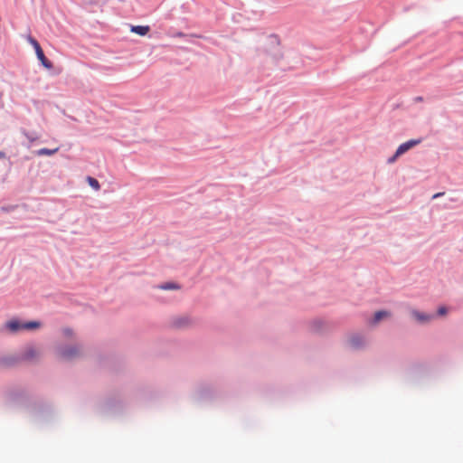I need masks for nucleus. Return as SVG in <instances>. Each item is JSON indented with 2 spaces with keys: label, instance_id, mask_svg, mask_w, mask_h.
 I'll use <instances>...</instances> for the list:
<instances>
[{
  "label": "nucleus",
  "instance_id": "nucleus-10",
  "mask_svg": "<svg viewBox=\"0 0 463 463\" xmlns=\"http://www.w3.org/2000/svg\"><path fill=\"white\" fill-rule=\"evenodd\" d=\"M22 133L24 134V136L27 138V140L30 143H33L36 140H38V138H39L38 135L35 134V133H29V132H27L25 130H23Z\"/></svg>",
  "mask_w": 463,
  "mask_h": 463
},
{
  "label": "nucleus",
  "instance_id": "nucleus-6",
  "mask_svg": "<svg viewBox=\"0 0 463 463\" xmlns=\"http://www.w3.org/2000/svg\"><path fill=\"white\" fill-rule=\"evenodd\" d=\"M391 317V313L388 312V311H384V310L377 311V312H375V314L373 316L372 323L373 324H377L382 319H383L385 317Z\"/></svg>",
  "mask_w": 463,
  "mask_h": 463
},
{
  "label": "nucleus",
  "instance_id": "nucleus-14",
  "mask_svg": "<svg viewBox=\"0 0 463 463\" xmlns=\"http://www.w3.org/2000/svg\"><path fill=\"white\" fill-rule=\"evenodd\" d=\"M447 314V308L445 307H440L438 309V315L443 316Z\"/></svg>",
  "mask_w": 463,
  "mask_h": 463
},
{
  "label": "nucleus",
  "instance_id": "nucleus-1",
  "mask_svg": "<svg viewBox=\"0 0 463 463\" xmlns=\"http://www.w3.org/2000/svg\"><path fill=\"white\" fill-rule=\"evenodd\" d=\"M40 326H41V324L39 322L33 321V322L23 323L17 319H13L6 323V327L11 332H14V333L21 331V330H33V329L39 328Z\"/></svg>",
  "mask_w": 463,
  "mask_h": 463
},
{
  "label": "nucleus",
  "instance_id": "nucleus-5",
  "mask_svg": "<svg viewBox=\"0 0 463 463\" xmlns=\"http://www.w3.org/2000/svg\"><path fill=\"white\" fill-rule=\"evenodd\" d=\"M130 30L132 33L144 36L150 31V28L147 25H132Z\"/></svg>",
  "mask_w": 463,
  "mask_h": 463
},
{
  "label": "nucleus",
  "instance_id": "nucleus-8",
  "mask_svg": "<svg viewBox=\"0 0 463 463\" xmlns=\"http://www.w3.org/2000/svg\"><path fill=\"white\" fill-rule=\"evenodd\" d=\"M38 355L37 350L33 347H29L23 354V358L25 360H32Z\"/></svg>",
  "mask_w": 463,
  "mask_h": 463
},
{
  "label": "nucleus",
  "instance_id": "nucleus-16",
  "mask_svg": "<svg viewBox=\"0 0 463 463\" xmlns=\"http://www.w3.org/2000/svg\"><path fill=\"white\" fill-rule=\"evenodd\" d=\"M400 156H396V153L388 159V163L392 164L393 162H395V160L397 159V157H399Z\"/></svg>",
  "mask_w": 463,
  "mask_h": 463
},
{
  "label": "nucleus",
  "instance_id": "nucleus-13",
  "mask_svg": "<svg viewBox=\"0 0 463 463\" xmlns=\"http://www.w3.org/2000/svg\"><path fill=\"white\" fill-rule=\"evenodd\" d=\"M27 40L33 45V47L34 48L35 52L42 48L40 46L39 43L34 38H33L32 36H28Z\"/></svg>",
  "mask_w": 463,
  "mask_h": 463
},
{
  "label": "nucleus",
  "instance_id": "nucleus-17",
  "mask_svg": "<svg viewBox=\"0 0 463 463\" xmlns=\"http://www.w3.org/2000/svg\"><path fill=\"white\" fill-rule=\"evenodd\" d=\"M63 333L66 336H71L72 335V331L69 328L64 329Z\"/></svg>",
  "mask_w": 463,
  "mask_h": 463
},
{
  "label": "nucleus",
  "instance_id": "nucleus-19",
  "mask_svg": "<svg viewBox=\"0 0 463 463\" xmlns=\"http://www.w3.org/2000/svg\"><path fill=\"white\" fill-rule=\"evenodd\" d=\"M5 153L3 151H0V159L5 158Z\"/></svg>",
  "mask_w": 463,
  "mask_h": 463
},
{
  "label": "nucleus",
  "instance_id": "nucleus-7",
  "mask_svg": "<svg viewBox=\"0 0 463 463\" xmlns=\"http://www.w3.org/2000/svg\"><path fill=\"white\" fill-rule=\"evenodd\" d=\"M412 315L418 321L421 323L429 322L432 318L430 315H426L418 311H413Z\"/></svg>",
  "mask_w": 463,
  "mask_h": 463
},
{
  "label": "nucleus",
  "instance_id": "nucleus-4",
  "mask_svg": "<svg viewBox=\"0 0 463 463\" xmlns=\"http://www.w3.org/2000/svg\"><path fill=\"white\" fill-rule=\"evenodd\" d=\"M35 52H36L37 58L39 59V61H41L43 66H44L47 69L52 68V63L45 57L42 48L39 49L38 51H36Z\"/></svg>",
  "mask_w": 463,
  "mask_h": 463
},
{
  "label": "nucleus",
  "instance_id": "nucleus-3",
  "mask_svg": "<svg viewBox=\"0 0 463 463\" xmlns=\"http://www.w3.org/2000/svg\"><path fill=\"white\" fill-rule=\"evenodd\" d=\"M421 142L420 139H411L400 145L396 150V156H402L411 148L419 145Z\"/></svg>",
  "mask_w": 463,
  "mask_h": 463
},
{
  "label": "nucleus",
  "instance_id": "nucleus-9",
  "mask_svg": "<svg viewBox=\"0 0 463 463\" xmlns=\"http://www.w3.org/2000/svg\"><path fill=\"white\" fill-rule=\"evenodd\" d=\"M59 150L58 147L54 148V149H48V148H41L39 149L36 154L37 156H52L54 155L55 153H57Z\"/></svg>",
  "mask_w": 463,
  "mask_h": 463
},
{
  "label": "nucleus",
  "instance_id": "nucleus-18",
  "mask_svg": "<svg viewBox=\"0 0 463 463\" xmlns=\"http://www.w3.org/2000/svg\"><path fill=\"white\" fill-rule=\"evenodd\" d=\"M441 195H443V193H438L433 195V198H438V197H440Z\"/></svg>",
  "mask_w": 463,
  "mask_h": 463
},
{
  "label": "nucleus",
  "instance_id": "nucleus-12",
  "mask_svg": "<svg viewBox=\"0 0 463 463\" xmlns=\"http://www.w3.org/2000/svg\"><path fill=\"white\" fill-rule=\"evenodd\" d=\"M160 289H164V290H169V289H178L179 288V286L175 283H165V284H162L158 287Z\"/></svg>",
  "mask_w": 463,
  "mask_h": 463
},
{
  "label": "nucleus",
  "instance_id": "nucleus-11",
  "mask_svg": "<svg viewBox=\"0 0 463 463\" xmlns=\"http://www.w3.org/2000/svg\"><path fill=\"white\" fill-rule=\"evenodd\" d=\"M87 182L89 183V184L96 191L99 190L100 188V185H99V183L98 182L97 179L93 178V177H90V176H88L87 177Z\"/></svg>",
  "mask_w": 463,
  "mask_h": 463
},
{
  "label": "nucleus",
  "instance_id": "nucleus-2",
  "mask_svg": "<svg viewBox=\"0 0 463 463\" xmlns=\"http://www.w3.org/2000/svg\"><path fill=\"white\" fill-rule=\"evenodd\" d=\"M81 351H82V349L80 346H78V345L69 346V347H66V348H63L61 350L60 356L63 360L70 361L76 357H79L81 354Z\"/></svg>",
  "mask_w": 463,
  "mask_h": 463
},
{
  "label": "nucleus",
  "instance_id": "nucleus-15",
  "mask_svg": "<svg viewBox=\"0 0 463 463\" xmlns=\"http://www.w3.org/2000/svg\"><path fill=\"white\" fill-rule=\"evenodd\" d=\"M358 337H352L351 339V344L354 345V346H358L359 343H358Z\"/></svg>",
  "mask_w": 463,
  "mask_h": 463
}]
</instances>
